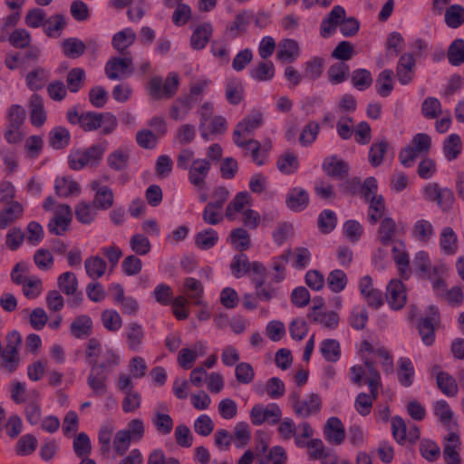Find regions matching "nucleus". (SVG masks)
<instances>
[{
    "label": "nucleus",
    "instance_id": "obj_1",
    "mask_svg": "<svg viewBox=\"0 0 464 464\" xmlns=\"http://www.w3.org/2000/svg\"><path fill=\"white\" fill-rule=\"evenodd\" d=\"M412 266L414 272L420 277L428 279L432 283L433 290L438 295L445 291L446 284L443 276L447 272V267L443 263L432 265L429 253L420 250L414 256Z\"/></svg>",
    "mask_w": 464,
    "mask_h": 464
},
{
    "label": "nucleus",
    "instance_id": "obj_2",
    "mask_svg": "<svg viewBox=\"0 0 464 464\" xmlns=\"http://www.w3.org/2000/svg\"><path fill=\"white\" fill-rule=\"evenodd\" d=\"M177 167L188 170V181L198 189L205 188L211 167L207 159H196L192 150L183 149L177 157Z\"/></svg>",
    "mask_w": 464,
    "mask_h": 464
},
{
    "label": "nucleus",
    "instance_id": "obj_3",
    "mask_svg": "<svg viewBox=\"0 0 464 464\" xmlns=\"http://www.w3.org/2000/svg\"><path fill=\"white\" fill-rule=\"evenodd\" d=\"M364 362L368 369L367 383L370 393L360 392L354 401V409L362 416H367L371 413L373 402L378 398L379 389L382 387L379 372L368 358H365Z\"/></svg>",
    "mask_w": 464,
    "mask_h": 464
},
{
    "label": "nucleus",
    "instance_id": "obj_4",
    "mask_svg": "<svg viewBox=\"0 0 464 464\" xmlns=\"http://www.w3.org/2000/svg\"><path fill=\"white\" fill-rule=\"evenodd\" d=\"M105 152L102 144H93L86 149H72L68 155V165L72 170L94 168L99 165Z\"/></svg>",
    "mask_w": 464,
    "mask_h": 464
},
{
    "label": "nucleus",
    "instance_id": "obj_5",
    "mask_svg": "<svg viewBox=\"0 0 464 464\" xmlns=\"http://www.w3.org/2000/svg\"><path fill=\"white\" fill-rule=\"evenodd\" d=\"M263 114L259 111H252L244 117L236 126L233 131V140L235 144L241 148L246 149L250 141H255L251 136L253 132L260 128L263 124Z\"/></svg>",
    "mask_w": 464,
    "mask_h": 464
},
{
    "label": "nucleus",
    "instance_id": "obj_6",
    "mask_svg": "<svg viewBox=\"0 0 464 464\" xmlns=\"http://www.w3.org/2000/svg\"><path fill=\"white\" fill-rule=\"evenodd\" d=\"M288 400L295 414L303 419L318 413L322 406L321 398L316 393H309L301 400L299 392L294 391Z\"/></svg>",
    "mask_w": 464,
    "mask_h": 464
},
{
    "label": "nucleus",
    "instance_id": "obj_7",
    "mask_svg": "<svg viewBox=\"0 0 464 464\" xmlns=\"http://www.w3.org/2000/svg\"><path fill=\"white\" fill-rule=\"evenodd\" d=\"M5 342L6 343L0 353L2 367L9 372H13L19 364V348L22 343L21 334L17 331L9 332L5 336Z\"/></svg>",
    "mask_w": 464,
    "mask_h": 464
},
{
    "label": "nucleus",
    "instance_id": "obj_8",
    "mask_svg": "<svg viewBox=\"0 0 464 464\" xmlns=\"http://www.w3.org/2000/svg\"><path fill=\"white\" fill-rule=\"evenodd\" d=\"M281 419L282 410L276 403H269L266 406L256 404L250 411L251 422L256 426L264 423L276 425Z\"/></svg>",
    "mask_w": 464,
    "mask_h": 464
},
{
    "label": "nucleus",
    "instance_id": "obj_9",
    "mask_svg": "<svg viewBox=\"0 0 464 464\" xmlns=\"http://www.w3.org/2000/svg\"><path fill=\"white\" fill-rule=\"evenodd\" d=\"M105 74L110 80L123 79L133 73L131 57H113L105 64Z\"/></svg>",
    "mask_w": 464,
    "mask_h": 464
},
{
    "label": "nucleus",
    "instance_id": "obj_10",
    "mask_svg": "<svg viewBox=\"0 0 464 464\" xmlns=\"http://www.w3.org/2000/svg\"><path fill=\"white\" fill-rule=\"evenodd\" d=\"M312 323L321 325L327 330H335L339 325V314L331 310H326L320 305H314L307 314Z\"/></svg>",
    "mask_w": 464,
    "mask_h": 464
},
{
    "label": "nucleus",
    "instance_id": "obj_11",
    "mask_svg": "<svg viewBox=\"0 0 464 464\" xmlns=\"http://www.w3.org/2000/svg\"><path fill=\"white\" fill-rule=\"evenodd\" d=\"M72 218V213L69 205L61 204L57 206L54 216L48 224L49 231L57 236L63 235L68 229Z\"/></svg>",
    "mask_w": 464,
    "mask_h": 464
},
{
    "label": "nucleus",
    "instance_id": "obj_12",
    "mask_svg": "<svg viewBox=\"0 0 464 464\" xmlns=\"http://www.w3.org/2000/svg\"><path fill=\"white\" fill-rule=\"evenodd\" d=\"M108 376V372L98 368V361H94L87 378V384L94 396L102 397L107 392Z\"/></svg>",
    "mask_w": 464,
    "mask_h": 464
},
{
    "label": "nucleus",
    "instance_id": "obj_13",
    "mask_svg": "<svg viewBox=\"0 0 464 464\" xmlns=\"http://www.w3.org/2000/svg\"><path fill=\"white\" fill-rule=\"evenodd\" d=\"M460 437L454 431L448 433L443 440V457L447 464H460Z\"/></svg>",
    "mask_w": 464,
    "mask_h": 464
},
{
    "label": "nucleus",
    "instance_id": "obj_14",
    "mask_svg": "<svg viewBox=\"0 0 464 464\" xmlns=\"http://www.w3.org/2000/svg\"><path fill=\"white\" fill-rule=\"evenodd\" d=\"M439 322L438 309L435 306L429 308L428 314L421 319L419 324V332L422 342L426 345H430L434 342V324Z\"/></svg>",
    "mask_w": 464,
    "mask_h": 464
},
{
    "label": "nucleus",
    "instance_id": "obj_15",
    "mask_svg": "<svg viewBox=\"0 0 464 464\" xmlns=\"http://www.w3.org/2000/svg\"><path fill=\"white\" fill-rule=\"evenodd\" d=\"M415 59L411 53L402 54L396 67V76L402 85L410 84L414 78Z\"/></svg>",
    "mask_w": 464,
    "mask_h": 464
},
{
    "label": "nucleus",
    "instance_id": "obj_16",
    "mask_svg": "<svg viewBox=\"0 0 464 464\" xmlns=\"http://www.w3.org/2000/svg\"><path fill=\"white\" fill-rule=\"evenodd\" d=\"M386 298L390 306L394 310H400L405 305L406 291L400 280L393 279L388 284Z\"/></svg>",
    "mask_w": 464,
    "mask_h": 464
},
{
    "label": "nucleus",
    "instance_id": "obj_17",
    "mask_svg": "<svg viewBox=\"0 0 464 464\" xmlns=\"http://www.w3.org/2000/svg\"><path fill=\"white\" fill-rule=\"evenodd\" d=\"M392 259L398 267L400 276L403 279H409L411 275V268L405 245L402 242H396L392 246Z\"/></svg>",
    "mask_w": 464,
    "mask_h": 464
},
{
    "label": "nucleus",
    "instance_id": "obj_18",
    "mask_svg": "<svg viewBox=\"0 0 464 464\" xmlns=\"http://www.w3.org/2000/svg\"><path fill=\"white\" fill-rule=\"evenodd\" d=\"M124 337L129 350L141 351L145 339V332L141 324L136 322L130 323L125 328Z\"/></svg>",
    "mask_w": 464,
    "mask_h": 464
},
{
    "label": "nucleus",
    "instance_id": "obj_19",
    "mask_svg": "<svg viewBox=\"0 0 464 464\" xmlns=\"http://www.w3.org/2000/svg\"><path fill=\"white\" fill-rule=\"evenodd\" d=\"M324 439L331 444L341 445L345 440V429L337 417H331L324 427Z\"/></svg>",
    "mask_w": 464,
    "mask_h": 464
},
{
    "label": "nucleus",
    "instance_id": "obj_20",
    "mask_svg": "<svg viewBox=\"0 0 464 464\" xmlns=\"http://www.w3.org/2000/svg\"><path fill=\"white\" fill-rule=\"evenodd\" d=\"M345 17V10L341 5L333 7L328 15L323 19L320 26V34L324 38L329 37L335 30L337 25L341 24L343 18Z\"/></svg>",
    "mask_w": 464,
    "mask_h": 464
},
{
    "label": "nucleus",
    "instance_id": "obj_21",
    "mask_svg": "<svg viewBox=\"0 0 464 464\" xmlns=\"http://www.w3.org/2000/svg\"><path fill=\"white\" fill-rule=\"evenodd\" d=\"M412 238L422 245L429 244L435 236V229L430 221L420 218L414 222L411 228Z\"/></svg>",
    "mask_w": 464,
    "mask_h": 464
},
{
    "label": "nucleus",
    "instance_id": "obj_22",
    "mask_svg": "<svg viewBox=\"0 0 464 464\" xmlns=\"http://www.w3.org/2000/svg\"><path fill=\"white\" fill-rule=\"evenodd\" d=\"M207 347L202 342H197L191 348H182L178 355V362L183 369H190L198 357L206 353Z\"/></svg>",
    "mask_w": 464,
    "mask_h": 464
},
{
    "label": "nucleus",
    "instance_id": "obj_23",
    "mask_svg": "<svg viewBox=\"0 0 464 464\" xmlns=\"http://www.w3.org/2000/svg\"><path fill=\"white\" fill-rule=\"evenodd\" d=\"M92 189L95 191L93 205L97 209L107 210L113 206L114 194L107 186H100L98 182L92 184Z\"/></svg>",
    "mask_w": 464,
    "mask_h": 464
},
{
    "label": "nucleus",
    "instance_id": "obj_24",
    "mask_svg": "<svg viewBox=\"0 0 464 464\" xmlns=\"http://www.w3.org/2000/svg\"><path fill=\"white\" fill-rule=\"evenodd\" d=\"M431 373L436 375L437 385L439 389L448 397H454L458 393V384L456 380L445 372H441L438 365H434Z\"/></svg>",
    "mask_w": 464,
    "mask_h": 464
},
{
    "label": "nucleus",
    "instance_id": "obj_25",
    "mask_svg": "<svg viewBox=\"0 0 464 464\" xmlns=\"http://www.w3.org/2000/svg\"><path fill=\"white\" fill-rule=\"evenodd\" d=\"M254 18L253 12L249 10H243L238 13L236 16L232 24L227 27L226 33L230 38H237V36L243 34L251 20Z\"/></svg>",
    "mask_w": 464,
    "mask_h": 464
},
{
    "label": "nucleus",
    "instance_id": "obj_26",
    "mask_svg": "<svg viewBox=\"0 0 464 464\" xmlns=\"http://www.w3.org/2000/svg\"><path fill=\"white\" fill-rule=\"evenodd\" d=\"M300 55L298 43L294 39H284L278 44L276 58L282 63H294Z\"/></svg>",
    "mask_w": 464,
    "mask_h": 464
},
{
    "label": "nucleus",
    "instance_id": "obj_27",
    "mask_svg": "<svg viewBox=\"0 0 464 464\" xmlns=\"http://www.w3.org/2000/svg\"><path fill=\"white\" fill-rule=\"evenodd\" d=\"M213 33L209 23H203L195 27L190 37V45L195 50H202L209 42Z\"/></svg>",
    "mask_w": 464,
    "mask_h": 464
},
{
    "label": "nucleus",
    "instance_id": "obj_28",
    "mask_svg": "<svg viewBox=\"0 0 464 464\" xmlns=\"http://www.w3.org/2000/svg\"><path fill=\"white\" fill-rule=\"evenodd\" d=\"M29 111L31 123L35 127H41L46 121V111L44 100L38 94H33L29 100Z\"/></svg>",
    "mask_w": 464,
    "mask_h": 464
},
{
    "label": "nucleus",
    "instance_id": "obj_29",
    "mask_svg": "<svg viewBox=\"0 0 464 464\" xmlns=\"http://www.w3.org/2000/svg\"><path fill=\"white\" fill-rule=\"evenodd\" d=\"M57 285L59 289L67 295H74L77 304L82 301V295H76L78 280L72 272H64L58 276Z\"/></svg>",
    "mask_w": 464,
    "mask_h": 464
},
{
    "label": "nucleus",
    "instance_id": "obj_30",
    "mask_svg": "<svg viewBox=\"0 0 464 464\" xmlns=\"http://www.w3.org/2000/svg\"><path fill=\"white\" fill-rule=\"evenodd\" d=\"M309 203V195L302 188H294L286 195V205L293 211L304 210Z\"/></svg>",
    "mask_w": 464,
    "mask_h": 464
},
{
    "label": "nucleus",
    "instance_id": "obj_31",
    "mask_svg": "<svg viewBox=\"0 0 464 464\" xmlns=\"http://www.w3.org/2000/svg\"><path fill=\"white\" fill-rule=\"evenodd\" d=\"M92 320L89 315L81 314L73 319L70 325L71 334L77 339H84L91 335Z\"/></svg>",
    "mask_w": 464,
    "mask_h": 464
},
{
    "label": "nucleus",
    "instance_id": "obj_32",
    "mask_svg": "<svg viewBox=\"0 0 464 464\" xmlns=\"http://www.w3.org/2000/svg\"><path fill=\"white\" fill-rule=\"evenodd\" d=\"M54 189L60 198H68L80 194V185L70 177H58L54 182Z\"/></svg>",
    "mask_w": 464,
    "mask_h": 464
},
{
    "label": "nucleus",
    "instance_id": "obj_33",
    "mask_svg": "<svg viewBox=\"0 0 464 464\" xmlns=\"http://www.w3.org/2000/svg\"><path fill=\"white\" fill-rule=\"evenodd\" d=\"M225 96L228 103L239 104L244 99V87L237 78H229L225 83Z\"/></svg>",
    "mask_w": 464,
    "mask_h": 464
},
{
    "label": "nucleus",
    "instance_id": "obj_34",
    "mask_svg": "<svg viewBox=\"0 0 464 464\" xmlns=\"http://www.w3.org/2000/svg\"><path fill=\"white\" fill-rule=\"evenodd\" d=\"M7 206L0 211V229L20 218L24 212L23 206L17 201L5 202Z\"/></svg>",
    "mask_w": 464,
    "mask_h": 464
},
{
    "label": "nucleus",
    "instance_id": "obj_35",
    "mask_svg": "<svg viewBox=\"0 0 464 464\" xmlns=\"http://www.w3.org/2000/svg\"><path fill=\"white\" fill-rule=\"evenodd\" d=\"M137 38L136 33L131 28H125L116 33L111 40V45L119 53H123Z\"/></svg>",
    "mask_w": 464,
    "mask_h": 464
},
{
    "label": "nucleus",
    "instance_id": "obj_36",
    "mask_svg": "<svg viewBox=\"0 0 464 464\" xmlns=\"http://www.w3.org/2000/svg\"><path fill=\"white\" fill-rule=\"evenodd\" d=\"M84 267L87 276L92 280H97L105 274L107 264L101 256H92L85 259Z\"/></svg>",
    "mask_w": 464,
    "mask_h": 464
},
{
    "label": "nucleus",
    "instance_id": "obj_37",
    "mask_svg": "<svg viewBox=\"0 0 464 464\" xmlns=\"http://www.w3.org/2000/svg\"><path fill=\"white\" fill-rule=\"evenodd\" d=\"M40 393L37 390H32L28 393V398L32 400L24 409V414L27 421L31 425H37L41 422V407L36 401L39 399Z\"/></svg>",
    "mask_w": 464,
    "mask_h": 464
},
{
    "label": "nucleus",
    "instance_id": "obj_38",
    "mask_svg": "<svg viewBox=\"0 0 464 464\" xmlns=\"http://www.w3.org/2000/svg\"><path fill=\"white\" fill-rule=\"evenodd\" d=\"M440 246L446 255H454L458 250V237L450 227L442 228L440 235Z\"/></svg>",
    "mask_w": 464,
    "mask_h": 464
},
{
    "label": "nucleus",
    "instance_id": "obj_39",
    "mask_svg": "<svg viewBox=\"0 0 464 464\" xmlns=\"http://www.w3.org/2000/svg\"><path fill=\"white\" fill-rule=\"evenodd\" d=\"M394 88L393 72L390 69L382 71L377 76L375 89L381 97H388Z\"/></svg>",
    "mask_w": 464,
    "mask_h": 464
},
{
    "label": "nucleus",
    "instance_id": "obj_40",
    "mask_svg": "<svg viewBox=\"0 0 464 464\" xmlns=\"http://www.w3.org/2000/svg\"><path fill=\"white\" fill-rule=\"evenodd\" d=\"M65 25L66 21L64 16L61 14H56L46 19L43 29L47 36L58 38L61 36Z\"/></svg>",
    "mask_w": 464,
    "mask_h": 464
},
{
    "label": "nucleus",
    "instance_id": "obj_41",
    "mask_svg": "<svg viewBox=\"0 0 464 464\" xmlns=\"http://www.w3.org/2000/svg\"><path fill=\"white\" fill-rule=\"evenodd\" d=\"M323 169L328 176L334 178H343L348 171L346 163L336 156L326 158L323 162Z\"/></svg>",
    "mask_w": 464,
    "mask_h": 464
},
{
    "label": "nucleus",
    "instance_id": "obj_42",
    "mask_svg": "<svg viewBox=\"0 0 464 464\" xmlns=\"http://www.w3.org/2000/svg\"><path fill=\"white\" fill-rule=\"evenodd\" d=\"M61 47L63 53L71 59L79 58L84 53L86 50L85 44L82 40L75 37L64 39L61 43Z\"/></svg>",
    "mask_w": 464,
    "mask_h": 464
},
{
    "label": "nucleus",
    "instance_id": "obj_43",
    "mask_svg": "<svg viewBox=\"0 0 464 464\" xmlns=\"http://www.w3.org/2000/svg\"><path fill=\"white\" fill-rule=\"evenodd\" d=\"M322 356L330 362H336L341 357L340 343L335 339H324L319 344Z\"/></svg>",
    "mask_w": 464,
    "mask_h": 464
},
{
    "label": "nucleus",
    "instance_id": "obj_44",
    "mask_svg": "<svg viewBox=\"0 0 464 464\" xmlns=\"http://www.w3.org/2000/svg\"><path fill=\"white\" fill-rule=\"evenodd\" d=\"M249 204V195L247 192H239L236 195L234 199L227 205L226 208V218L233 221L235 220L237 214L244 210V208Z\"/></svg>",
    "mask_w": 464,
    "mask_h": 464
},
{
    "label": "nucleus",
    "instance_id": "obj_45",
    "mask_svg": "<svg viewBox=\"0 0 464 464\" xmlns=\"http://www.w3.org/2000/svg\"><path fill=\"white\" fill-rule=\"evenodd\" d=\"M398 379L404 387H410L414 380V367L409 358L401 357L398 360Z\"/></svg>",
    "mask_w": 464,
    "mask_h": 464
},
{
    "label": "nucleus",
    "instance_id": "obj_46",
    "mask_svg": "<svg viewBox=\"0 0 464 464\" xmlns=\"http://www.w3.org/2000/svg\"><path fill=\"white\" fill-rule=\"evenodd\" d=\"M48 139L52 148L61 150L69 145L71 135L66 128L57 126L49 132Z\"/></svg>",
    "mask_w": 464,
    "mask_h": 464
},
{
    "label": "nucleus",
    "instance_id": "obj_47",
    "mask_svg": "<svg viewBox=\"0 0 464 464\" xmlns=\"http://www.w3.org/2000/svg\"><path fill=\"white\" fill-rule=\"evenodd\" d=\"M218 234L213 228H206L195 235V245L201 250L214 247L218 242Z\"/></svg>",
    "mask_w": 464,
    "mask_h": 464
},
{
    "label": "nucleus",
    "instance_id": "obj_48",
    "mask_svg": "<svg viewBox=\"0 0 464 464\" xmlns=\"http://www.w3.org/2000/svg\"><path fill=\"white\" fill-rule=\"evenodd\" d=\"M462 150V142L459 134L452 133L449 135L443 142V153L449 160H456Z\"/></svg>",
    "mask_w": 464,
    "mask_h": 464
},
{
    "label": "nucleus",
    "instance_id": "obj_49",
    "mask_svg": "<svg viewBox=\"0 0 464 464\" xmlns=\"http://www.w3.org/2000/svg\"><path fill=\"white\" fill-rule=\"evenodd\" d=\"M74 214L76 219L84 225L92 223L97 216L93 203L91 204L86 201H81L75 206Z\"/></svg>",
    "mask_w": 464,
    "mask_h": 464
},
{
    "label": "nucleus",
    "instance_id": "obj_50",
    "mask_svg": "<svg viewBox=\"0 0 464 464\" xmlns=\"http://www.w3.org/2000/svg\"><path fill=\"white\" fill-rule=\"evenodd\" d=\"M101 362H98V368L110 373L111 371L120 365L121 358L119 353L110 347L104 348L101 352Z\"/></svg>",
    "mask_w": 464,
    "mask_h": 464
},
{
    "label": "nucleus",
    "instance_id": "obj_51",
    "mask_svg": "<svg viewBox=\"0 0 464 464\" xmlns=\"http://www.w3.org/2000/svg\"><path fill=\"white\" fill-rule=\"evenodd\" d=\"M192 107L193 102H191V98H179L172 104L169 116L175 121H182L188 116Z\"/></svg>",
    "mask_w": 464,
    "mask_h": 464
},
{
    "label": "nucleus",
    "instance_id": "obj_52",
    "mask_svg": "<svg viewBox=\"0 0 464 464\" xmlns=\"http://www.w3.org/2000/svg\"><path fill=\"white\" fill-rule=\"evenodd\" d=\"M397 226L392 218H384L379 227L378 237L383 246L390 245L396 234Z\"/></svg>",
    "mask_w": 464,
    "mask_h": 464
},
{
    "label": "nucleus",
    "instance_id": "obj_53",
    "mask_svg": "<svg viewBox=\"0 0 464 464\" xmlns=\"http://www.w3.org/2000/svg\"><path fill=\"white\" fill-rule=\"evenodd\" d=\"M276 72L272 62H261L250 71V76L257 82H267L274 78Z\"/></svg>",
    "mask_w": 464,
    "mask_h": 464
},
{
    "label": "nucleus",
    "instance_id": "obj_54",
    "mask_svg": "<svg viewBox=\"0 0 464 464\" xmlns=\"http://www.w3.org/2000/svg\"><path fill=\"white\" fill-rule=\"evenodd\" d=\"M323 70L324 59L314 56L304 63L303 76L307 80L315 81L322 75Z\"/></svg>",
    "mask_w": 464,
    "mask_h": 464
},
{
    "label": "nucleus",
    "instance_id": "obj_55",
    "mask_svg": "<svg viewBox=\"0 0 464 464\" xmlns=\"http://www.w3.org/2000/svg\"><path fill=\"white\" fill-rule=\"evenodd\" d=\"M49 78V72L44 68L38 67L30 72L26 77L25 82L27 87L31 91H37L42 89Z\"/></svg>",
    "mask_w": 464,
    "mask_h": 464
},
{
    "label": "nucleus",
    "instance_id": "obj_56",
    "mask_svg": "<svg viewBox=\"0 0 464 464\" xmlns=\"http://www.w3.org/2000/svg\"><path fill=\"white\" fill-rule=\"evenodd\" d=\"M283 259L287 260L289 257L293 258L292 266L295 268H304L311 260V254L305 247H296L293 252L288 251L281 256Z\"/></svg>",
    "mask_w": 464,
    "mask_h": 464
},
{
    "label": "nucleus",
    "instance_id": "obj_57",
    "mask_svg": "<svg viewBox=\"0 0 464 464\" xmlns=\"http://www.w3.org/2000/svg\"><path fill=\"white\" fill-rule=\"evenodd\" d=\"M103 327L109 332H118L122 326L121 314L114 309H106L101 314Z\"/></svg>",
    "mask_w": 464,
    "mask_h": 464
},
{
    "label": "nucleus",
    "instance_id": "obj_58",
    "mask_svg": "<svg viewBox=\"0 0 464 464\" xmlns=\"http://www.w3.org/2000/svg\"><path fill=\"white\" fill-rule=\"evenodd\" d=\"M184 292L195 304H202L201 296L204 293V288L200 281L188 277L184 281Z\"/></svg>",
    "mask_w": 464,
    "mask_h": 464
},
{
    "label": "nucleus",
    "instance_id": "obj_59",
    "mask_svg": "<svg viewBox=\"0 0 464 464\" xmlns=\"http://www.w3.org/2000/svg\"><path fill=\"white\" fill-rule=\"evenodd\" d=\"M447 58L452 66H459L464 63V40L455 39L450 44Z\"/></svg>",
    "mask_w": 464,
    "mask_h": 464
},
{
    "label": "nucleus",
    "instance_id": "obj_60",
    "mask_svg": "<svg viewBox=\"0 0 464 464\" xmlns=\"http://www.w3.org/2000/svg\"><path fill=\"white\" fill-rule=\"evenodd\" d=\"M366 201L369 203L368 219L372 224H376L382 218L386 209L384 198L378 196Z\"/></svg>",
    "mask_w": 464,
    "mask_h": 464
},
{
    "label": "nucleus",
    "instance_id": "obj_61",
    "mask_svg": "<svg viewBox=\"0 0 464 464\" xmlns=\"http://www.w3.org/2000/svg\"><path fill=\"white\" fill-rule=\"evenodd\" d=\"M129 150L120 148L113 150L107 157L108 166L114 170L120 171L124 169L128 165Z\"/></svg>",
    "mask_w": 464,
    "mask_h": 464
},
{
    "label": "nucleus",
    "instance_id": "obj_62",
    "mask_svg": "<svg viewBox=\"0 0 464 464\" xmlns=\"http://www.w3.org/2000/svg\"><path fill=\"white\" fill-rule=\"evenodd\" d=\"M6 42L14 48L24 49L29 47L31 44V34L24 28H16L11 32Z\"/></svg>",
    "mask_w": 464,
    "mask_h": 464
},
{
    "label": "nucleus",
    "instance_id": "obj_63",
    "mask_svg": "<svg viewBox=\"0 0 464 464\" xmlns=\"http://www.w3.org/2000/svg\"><path fill=\"white\" fill-rule=\"evenodd\" d=\"M349 71V66L343 62L332 64L327 72L329 82L333 84L342 83L348 78Z\"/></svg>",
    "mask_w": 464,
    "mask_h": 464
},
{
    "label": "nucleus",
    "instance_id": "obj_64",
    "mask_svg": "<svg viewBox=\"0 0 464 464\" xmlns=\"http://www.w3.org/2000/svg\"><path fill=\"white\" fill-rule=\"evenodd\" d=\"M250 266L251 262H249L248 257L245 254H239L233 257L230 264V270L235 277L240 278L250 273Z\"/></svg>",
    "mask_w": 464,
    "mask_h": 464
}]
</instances>
